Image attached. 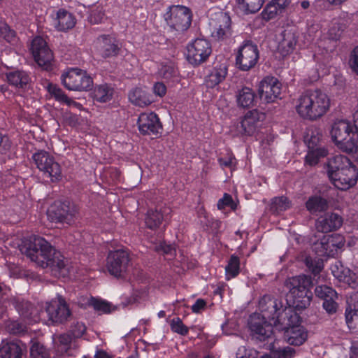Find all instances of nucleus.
Here are the masks:
<instances>
[{
    "instance_id": "13",
    "label": "nucleus",
    "mask_w": 358,
    "mask_h": 358,
    "mask_svg": "<svg viewBox=\"0 0 358 358\" xmlns=\"http://www.w3.org/2000/svg\"><path fill=\"white\" fill-rule=\"evenodd\" d=\"M31 50L38 66L45 70L50 69L53 61V53L42 37L37 36L33 39Z\"/></svg>"
},
{
    "instance_id": "29",
    "label": "nucleus",
    "mask_w": 358,
    "mask_h": 358,
    "mask_svg": "<svg viewBox=\"0 0 358 358\" xmlns=\"http://www.w3.org/2000/svg\"><path fill=\"white\" fill-rule=\"evenodd\" d=\"M6 78L10 85L20 89H26L30 82L29 76L24 71L8 72Z\"/></svg>"
},
{
    "instance_id": "27",
    "label": "nucleus",
    "mask_w": 358,
    "mask_h": 358,
    "mask_svg": "<svg viewBox=\"0 0 358 358\" xmlns=\"http://www.w3.org/2000/svg\"><path fill=\"white\" fill-rule=\"evenodd\" d=\"M313 285L311 278L305 275L289 278L285 282V286L289 289L288 294L310 288Z\"/></svg>"
},
{
    "instance_id": "32",
    "label": "nucleus",
    "mask_w": 358,
    "mask_h": 358,
    "mask_svg": "<svg viewBox=\"0 0 358 358\" xmlns=\"http://www.w3.org/2000/svg\"><path fill=\"white\" fill-rule=\"evenodd\" d=\"M328 207L327 200L320 196H310L306 202V208L311 214L324 212L327 210Z\"/></svg>"
},
{
    "instance_id": "47",
    "label": "nucleus",
    "mask_w": 358,
    "mask_h": 358,
    "mask_svg": "<svg viewBox=\"0 0 358 358\" xmlns=\"http://www.w3.org/2000/svg\"><path fill=\"white\" fill-rule=\"evenodd\" d=\"M315 292L317 296L322 299L324 301L325 299H338L337 292L331 287L327 285H321L316 287Z\"/></svg>"
},
{
    "instance_id": "50",
    "label": "nucleus",
    "mask_w": 358,
    "mask_h": 358,
    "mask_svg": "<svg viewBox=\"0 0 358 358\" xmlns=\"http://www.w3.org/2000/svg\"><path fill=\"white\" fill-rule=\"evenodd\" d=\"M327 244L331 246L333 255H334L338 249L342 248L345 245V238L343 236L336 234L333 235H327Z\"/></svg>"
},
{
    "instance_id": "11",
    "label": "nucleus",
    "mask_w": 358,
    "mask_h": 358,
    "mask_svg": "<svg viewBox=\"0 0 358 358\" xmlns=\"http://www.w3.org/2000/svg\"><path fill=\"white\" fill-rule=\"evenodd\" d=\"M259 59L257 45L251 41H245L239 48L236 55V65L241 71H248L253 68Z\"/></svg>"
},
{
    "instance_id": "3",
    "label": "nucleus",
    "mask_w": 358,
    "mask_h": 358,
    "mask_svg": "<svg viewBox=\"0 0 358 358\" xmlns=\"http://www.w3.org/2000/svg\"><path fill=\"white\" fill-rule=\"evenodd\" d=\"M330 99L320 90H309L304 92L297 99L296 110L303 119L316 120L329 110Z\"/></svg>"
},
{
    "instance_id": "2",
    "label": "nucleus",
    "mask_w": 358,
    "mask_h": 358,
    "mask_svg": "<svg viewBox=\"0 0 358 358\" xmlns=\"http://www.w3.org/2000/svg\"><path fill=\"white\" fill-rule=\"evenodd\" d=\"M262 314H253L250 317L248 326L250 336L256 343L273 340V328L268 322H273L278 310L282 308V301L270 295H264L259 302Z\"/></svg>"
},
{
    "instance_id": "19",
    "label": "nucleus",
    "mask_w": 358,
    "mask_h": 358,
    "mask_svg": "<svg viewBox=\"0 0 358 358\" xmlns=\"http://www.w3.org/2000/svg\"><path fill=\"white\" fill-rule=\"evenodd\" d=\"M96 45L99 53L103 58L116 57L121 50L119 41L109 35H101L97 38Z\"/></svg>"
},
{
    "instance_id": "8",
    "label": "nucleus",
    "mask_w": 358,
    "mask_h": 358,
    "mask_svg": "<svg viewBox=\"0 0 358 358\" xmlns=\"http://www.w3.org/2000/svg\"><path fill=\"white\" fill-rule=\"evenodd\" d=\"M64 86L69 90L87 91L93 85L92 78L84 71L71 69L61 77Z\"/></svg>"
},
{
    "instance_id": "18",
    "label": "nucleus",
    "mask_w": 358,
    "mask_h": 358,
    "mask_svg": "<svg viewBox=\"0 0 358 358\" xmlns=\"http://www.w3.org/2000/svg\"><path fill=\"white\" fill-rule=\"evenodd\" d=\"M138 125L140 132L143 135H157L162 130L159 119L154 113L141 114Z\"/></svg>"
},
{
    "instance_id": "24",
    "label": "nucleus",
    "mask_w": 358,
    "mask_h": 358,
    "mask_svg": "<svg viewBox=\"0 0 358 358\" xmlns=\"http://www.w3.org/2000/svg\"><path fill=\"white\" fill-rule=\"evenodd\" d=\"M308 288L301 291H297L295 293L287 294V301H289L290 305L292 306L296 310L301 311L307 308L311 302L313 294Z\"/></svg>"
},
{
    "instance_id": "10",
    "label": "nucleus",
    "mask_w": 358,
    "mask_h": 358,
    "mask_svg": "<svg viewBox=\"0 0 358 358\" xmlns=\"http://www.w3.org/2000/svg\"><path fill=\"white\" fill-rule=\"evenodd\" d=\"M36 167L50 178L51 181H57L60 179L62 170L60 165L55 162L54 157L48 152L41 150L32 157Z\"/></svg>"
},
{
    "instance_id": "46",
    "label": "nucleus",
    "mask_w": 358,
    "mask_h": 358,
    "mask_svg": "<svg viewBox=\"0 0 358 358\" xmlns=\"http://www.w3.org/2000/svg\"><path fill=\"white\" fill-rule=\"evenodd\" d=\"M0 37L10 43H15L17 41L15 31L5 22H0Z\"/></svg>"
},
{
    "instance_id": "25",
    "label": "nucleus",
    "mask_w": 358,
    "mask_h": 358,
    "mask_svg": "<svg viewBox=\"0 0 358 358\" xmlns=\"http://www.w3.org/2000/svg\"><path fill=\"white\" fill-rule=\"evenodd\" d=\"M12 303L22 317L32 321L38 320V310L31 303L19 298H14Z\"/></svg>"
},
{
    "instance_id": "37",
    "label": "nucleus",
    "mask_w": 358,
    "mask_h": 358,
    "mask_svg": "<svg viewBox=\"0 0 358 358\" xmlns=\"http://www.w3.org/2000/svg\"><path fill=\"white\" fill-rule=\"evenodd\" d=\"M305 143L308 149L325 148L322 145V134L320 129L314 128L309 130L305 136Z\"/></svg>"
},
{
    "instance_id": "51",
    "label": "nucleus",
    "mask_w": 358,
    "mask_h": 358,
    "mask_svg": "<svg viewBox=\"0 0 358 358\" xmlns=\"http://www.w3.org/2000/svg\"><path fill=\"white\" fill-rule=\"evenodd\" d=\"M32 358H50L47 349L38 342H34L30 348Z\"/></svg>"
},
{
    "instance_id": "21",
    "label": "nucleus",
    "mask_w": 358,
    "mask_h": 358,
    "mask_svg": "<svg viewBox=\"0 0 358 358\" xmlns=\"http://www.w3.org/2000/svg\"><path fill=\"white\" fill-rule=\"evenodd\" d=\"M261 116L257 110L248 111L237 125L238 133L248 136L254 134L258 127Z\"/></svg>"
},
{
    "instance_id": "52",
    "label": "nucleus",
    "mask_w": 358,
    "mask_h": 358,
    "mask_svg": "<svg viewBox=\"0 0 358 358\" xmlns=\"http://www.w3.org/2000/svg\"><path fill=\"white\" fill-rule=\"evenodd\" d=\"M305 263L309 271L315 275L318 274L323 268V262L320 259H313L310 257H307Z\"/></svg>"
},
{
    "instance_id": "57",
    "label": "nucleus",
    "mask_w": 358,
    "mask_h": 358,
    "mask_svg": "<svg viewBox=\"0 0 358 358\" xmlns=\"http://www.w3.org/2000/svg\"><path fill=\"white\" fill-rule=\"evenodd\" d=\"M336 299H325L323 301L322 307L329 315L335 314L338 308V304L336 302Z\"/></svg>"
},
{
    "instance_id": "62",
    "label": "nucleus",
    "mask_w": 358,
    "mask_h": 358,
    "mask_svg": "<svg viewBox=\"0 0 358 358\" xmlns=\"http://www.w3.org/2000/svg\"><path fill=\"white\" fill-rule=\"evenodd\" d=\"M347 306L352 310H358V291L352 292L347 297Z\"/></svg>"
},
{
    "instance_id": "30",
    "label": "nucleus",
    "mask_w": 358,
    "mask_h": 358,
    "mask_svg": "<svg viewBox=\"0 0 358 358\" xmlns=\"http://www.w3.org/2000/svg\"><path fill=\"white\" fill-rule=\"evenodd\" d=\"M236 96L238 107L245 108L254 106L255 94L251 88L248 87H242L241 90H238Z\"/></svg>"
},
{
    "instance_id": "20",
    "label": "nucleus",
    "mask_w": 358,
    "mask_h": 358,
    "mask_svg": "<svg viewBox=\"0 0 358 358\" xmlns=\"http://www.w3.org/2000/svg\"><path fill=\"white\" fill-rule=\"evenodd\" d=\"M343 219L336 213H327L320 217L315 223L318 231L328 233L338 229L343 224Z\"/></svg>"
},
{
    "instance_id": "55",
    "label": "nucleus",
    "mask_w": 358,
    "mask_h": 358,
    "mask_svg": "<svg viewBox=\"0 0 358 358\" xmlns=\"http://www.w3.org/2000/svg\"><path fill=\"white\" fill-rule=\"evenodd\" d=\"M225 207H229L232 210L236 208V204L233 201L231 196L227 193L217 202V208L220 210L224 209Z\"/></svg>"
},
{
    "instance_id": "16",
    "label": "nucleus",
    "mask_w": 358,
    "mask_h": 358,
    "mask_svg": "<svg viewBox=\"0 0 358 358\" xmlns=\"http://www.w3.org/2000/svg\"><path fill=\"white\" fill-rule=\"evenodd\" d=\"M282 91V84L275 77L267 76L259 83L258 94L261 100L266 103L274 102L280 98Z\"/></svg>"
},
{
    "instance_id": "12",
    "label": "nucleus",
    "mask_w": 358,
    "mask_h": 358,
    "mask_svg": "<svg viewBox=\"0 0 358 358\" xmlns=\"http://www.w3.org/2000/svg\"><path fill=\"white\" fill-rule=\"evenodd\" d=\"M231 21L226 13L220 12L209 22L211 37L216 41H223L231 35Z\"/></svg>"
},
{
    "instance_id": "38",
    "label": "nucleus",
    "mask_w": 358,
    "mask_h": 358,
    "mask_svg": "<svg viewBox=\"0 0 358 358\" xmlns=\"http://www.w3.org/2000/svg\"><path fill=\"white\" fill-rule=\"evenodd\" d=\"M291 207V201L284 196H277L271 199L269 210L275 215L287 210Z\"/></svg>"
},
{
    "instance_id": "64",
    "label": "nucleus",
    "mask_w": 358,
    "mask_h": 358,
    "mask_svg": "<svg viewBox=\"0 0 358 358\" xmlns=\"http://www.w3.org/2000/svg\"><path fill=\"white\" fill-rule=\"evenodd\" d=\"M153 92L157 96L162 97L166 93V87L162 82H157L153 86Z\"/></svg>"
},
{
    "instance_id": "61",
    "label": "nucleus",
    "mask_w": 358,
    "mask_h": 358,
    "mask_svg": "<svg viewBox=\"0 0 358 358\" xmlns=\"http://www.w3.org/2000/svg\"><path fill=\"white\" fill-rule=\"evenodd\" d=\"M72 341V337L69 334H62L59 336V350L65 352H67L69 349V345L71 344Z\"/></svg>"
},
{
    "instance_id": "6",
    "label": "nucleus",
    "mask_w": 358,
    "mask_h": 358,
    "mask_svg": "<svg viewBox=\"0 0 358 358\" xmlns=\"http://www.w3.org/2000/svg\"><path fill=\"white\" fill-rule=\"evenodd\" d=\"M48 215L52 222L71 224L78 217V209L69 201H57L48 210Z\"/></svg>"
},
{
    "instance_id": "23",
    "label": "nucleus",
    "mask_w": 358,
    "mask_h": 358,
    "mask_svg": "<svg viewBox=\"0 0 358 358\" xmlns=\"http://www.w3.org/2000/svg\"><path fill=\"white\" fill-rule=\"evenodd\" d=\"M171 212V208L167 206H157L155 209L148 210L145 218L147 227L150 229H157Z\"/></svg>"
},
{
    "instance_id": "33",
    "label": "nucleus",
    "mask_w": 358,
    "mask_h": 358,
    "mask_svg": "<svg viewBox=\"0 0 358 358\" xmlns=\"http://www.w3.org/2000/svg\"><path fill=\"white\" fill-rule=\"evenodd\" d=\"M23 348L16 342H9L0 348V358H22Z\"/></svg>"
},
{
    "instance_id": "26",
    "label": "nucleus",
    "mask_w": 358,
    "mask_h": 358,
    "mask_svg": "<svg viewBox=\"0 0 358 358\" xmlns=\"http://www.w3.org/2000/svg\"><path fill=\"white\" fill-rule=\"evenodd\" d=\"M76 19L73 14L60 9L57 13V16L53 20V26L59 31H66L74 27Z\"/></svg>"
},
{
    "instance_id": "39",
    "label": "nucleus",
    "mask_w": 358,
    "mask_h": 358,
    "mask_svg": "<svg viewBox=\"0 0 358 358\" xmlns=\"http://www.w3.org/2000/svg\"><path fill=\"white\" fill-rule=\"evenodd\" d=\"M274 340V336L273 335V340L271 341H264L270 344L269 350L273 358H292L295 355L296 351L293 348L287 346L275 348L273 344Z\"/></svg>"
},
{
    "instance_id": "17",
    "label": "nucleus",
    "mask_w": 358,
    "mask_h": 358,
    "mask_svg": "<svg viewBox=\"0 0 358 358\" xmlns=\"http://www.w3.org/2000/svg\"><path fill=\"white\" fill-rule=\"evenodd\" d=\"M296 311L291 305L288 307L282 306L280 310H278L275 318L273 320V324L276 327L278 326L282 331L300 324L301 319Z\"/></svg>"
},
{
    "instance_id": "34",
    "label": "nucleus",
    "mask_w": 358,
    "mask_h": 358,
    "mask_svg": "<svg viewBox=\"0 0 358 358\" xmlns=\"http://www.w3.org/2000/svg\"><path fill=\"white\" fill-rule=\"evenodd\" d=\"M48 92L55 99L56 101L64 103L69 106L79 108L80 104L69 98L63 90L57 85L49 84L48 86Z\"/></svg>"
},
{
    "instance_id": "56",
    "label": "nucleus",
    "mask_w": 358,
    "mask_h": 358,
    "mask_svg": "<svg viewBox=\"0 0 358 358\" xmlns=\"http://www.w3.org/2000/svg\"><path fill=\"white\" fill-rule=\"evenodd\" d=\"M7 329L10 334L16 335L22 334L26 331V327L17 321L10 322L8 324Z\"/></svg>"
},
{
    "instance_id": "43",
    "label": "nucleus",
    "mask_w": 358,
    "mask_h": 358,
    "mask_svg": "<svg viewBox=\"0 0 358 358\" xmlns=\"http://www.w3.org/2000/svg\"><path fill=\"white\" fill-rule=\"evenodd\" d=\"M227 278L229 280L231 278L237 276L240 271V259L235 255H232L228 262L225 268Z\"/></svg>"
},
{
    "instance_id": "49",
    "label": "nucleus",
    "mask_w": 358,
    "mask_h": 358,
    "mask_svg": "<svg viewBox=\"0 0 358 358\" xmlns=\"http://www.w3.org/2000/svg\"><path fill=\"white\" fill-rule=\"evenodd\" d=\"M280 14H282V13L280 11V10H278L273 1H271L268 3L266 4V7L264 8L261 13L262 18L266 21L273 19L278 15Z\"/></svg>"
},
{
    "instance_id": "54",
    "label": "nucleus",
    "mask_w": 358,
    "mask_h": 358,
    "mask_svg": "<svg viewBox=\"0 0 358 358\" xmlns=\"http://www.w3.org/2000/svg\"><path fill=\"white\" fill-rule=\"evenodd\" d=\"M171 329L182 336H186L189 332V329L185 326L179 317L173 318L170 322Z\"/></svg>"
},
{
    "instance_id": "35",
    "label": "nucleus",
    "mask_w": 358,
    "mask_h": 358,
    "mask_svg": "<svg viewBox=\"0 0 358 358\" xmlns=\"http://www.w3.org/2000/svg\"><path fill=\"white\" fill-rule=\"evenodd\" d=\"M114 90L107 84H101L95 87L93 92V97L96 101L106 103L113 98Z\"/></svg>"
},
{
    "instance_id": "63",
    "label": "nucleus",
    "mask_w": 358,
    "mask_h": 358,
    "mask_svg": "<svg viewBox=\"0 0 358 358\" xmlns=\"http://www.w3.org/2000/svg\"><path fill=\"white\" fill-rule=\"evenodd\" d=\"M341 282L348 285L350 287L354 289L358 287V278L356 276L355 273H352L350 270V273L346 274Z\"/></svg>"
},
{
    "instance_id": "53",
    "label": "nucleus",
    "mask_w": 358,
    "mask_h": 358,
    "mask_svg": "<svg viewBox=\"0 0 358 358\" xmlns=\"http://www.w3.org/2000/svg\"><path fill=\"white\" fill-rule=\"evenodd\" d=\"M333 275L338 279L340 282L343 280L346 274L350 273V269L343 266L340 262H336L331 267Z\"/></svg>"
},
{
    "instance_id": "28",
    "label": "nucleus",
    "mask_w": 358,
    "mask_h": 358,
    "mask_svg": "<svg viewBox=\"0 0 358 358\" xmlns=\"http://www.w3.org/2000/svg\"><path fill=\"white\" fill-rule=\"evenodd\" d=\"M285 334L287 343L296 346L302 345L308 337L307 331L300 324L285 330Z\"/></svg>"
},
{
    "instance_id": "5",
    "label": "nucleus",
    "mask_w": 358,
    "mask_h": 358,
    "mask_svg": "<svg viewBox=\"0 0 358 358\" xmlns=\"http://www.w3.org/2000/svg\"><path fill=\"white\" fill-rule=\"evenodd\" d=\"M332 141L338 149L348 154L358 152V133L354 124L345 120L334 122L330 131Z\"/></svg>"
},
{
    "instance_id": "36",
    "label": "nucleus",
    "mask_w": 358,
    "mask_h": 358,
    "mask_svg": "<svg viewBox=\"0 0 358 358\" xmlns=\"http://www.w3.org/2000/svg\"><path fill=\"white\" fill-rule=\"evenodd\" d=\"M129 99L132 103L141 107L148 106L152 103V100L146 92L138 87L130 92Z\"/></svg>"
},
{
    "instance_id": "58",
    "label": "nucleus",
    "mask_w": 358,
    "mask_h": 358,
    "mask_svg": "<svg viewBox=\"0 0 358 358\" xmlns=\"http://www.w3.org/2000/svg\"><path fill=\"white\" fill-rule=\"evenodd\" d=\"M86 331L85 324L82 322H76L71 327V334L74 338L81 337Z\"/></svg>"
},
{
    "instance_id": "40",
    "label": "nucleus",
    "mask_w": 358,
    "mask_h": 358,
    "mask_svg": "<svg viewBox=\"0 0 358 358\" xmlns=\"http://www.w3.org/2000/svg\"><path fill=\"white\" fill-rule=\"evenodd\" d=\"M327 235H324L320 241L315 242L313 245V250L320 257H330L333 255L331 246L327 244Z\"/></svg>"
},
{
    "instance_id": "14",
    "label": "nucleus",
    "mask_w": 358,
    "mask_h": 358,
    "mask_svg": "<svg viewBox=\"0 0 358 358\" xmlns=\"http://www.w3.org/2000/svg\"><path fill=\"white\" fill-rule=\"evenodd\" d=\"M210 43L203 38H196L187 46V59L189 63L198 66L205 62L211 53Z\"/></svg>"
},
{
    "instance_id": "15",
    "label": "nucleus",
    "mask_w": 358,
    "mask_h": 358,
    "mask_svg": "<svg viewBox=\"0 0 358 358\" xmlns=\"http://www.w3.org/2000/svg\"><path fill=\"white\" fill-rule=\"evenodd\" d=\"M45 310L49 320L54 323H63L71 315L65 299L60 295L47 303Z\"/></svg>"
},
{
    "instance_id": "9",
    "label": "nucleus",
    "mask_w": 358,
    "mask_h": 358,
    "mask_svg": "<svg viewBox=\"0 0 358 358\" xmlns=\"http://www.w3.org/2000/svg\"><path fill=\"white\" fill-rule=\"evenodd\" d=\"M167 24L178 31H184L191 25L192 15L190 10L183 6H170L164 14Z\"/></svg>"
},
{
    "instance_id": "22",
    "label": "nucleus",
    "mask_w": 358,
    "mask_h": 358,
    "mask_svg": "<svg viewBox=\"0 0 358 358\" xmlns=\"http://www.w3.org/2000/svg\"><path fill=\"white\" fill-rule=\"evenodd\" d=\"M296 43L297 36L295 29L287 27L280 34L278 50L282 56L287 55L292 52Z\"/></svg>"
},
{
    "instance_id": "31",
    "label": "nucleus",
    "mask_w": 358,
    "mask_h": 358,
    "mask_svg": "<svg viewBox=\"0 0 358 358\" xmlns=\"http://www.w3.org/2000/svg\"><path fill=\"white\" fill-rule=\"evenodd\" d=\"M227 74L226 64H220L213 68L206 78V83L209 87H213L222 82Z\"/></svg>"
},
{
    "instance_id": "41",
    "label": "nucleus",
    "mask_w": 358,
    "mask_h": 358,
    "mask_svg": "<svg viewBox=\"0 0 358 358\" xmlns=\"http://www.w3.org/2000/svg\"><path fill=\"white\" fill-rule=\"evenodd\" d=\"M265 0H237L245 13H255L262 7Z\"/></svg>"
},
{
    "instance_id": "7",
    "label": "nucleus",
    "mask_w": 358,
    "mask_h": 358,
    "mask_svg": "<svg viewBox=\"0 0 358 358\" xmlns=\"http://www.w3.org/2000/svg\"><path fill=\"white\" fill-rule=\"evenodd\" d=\"M129 252L125 249L110 251L107 257V269L109 273L115 278H124L130 266Z\"/></svg>"
},
{
    "instance_id": "4",
    "label": "nucleus",
    "mask_w": 358,
    "mask_h": 358,
    "mask_svg": "<svg viewBox=\"0 0 358 358\" xmlns=\"http://www.w3.org/2000/svg\"><path fill=\"white\" fill-rule=\"evenodd\" d=\"M327 166L328 176L338 189L345 190L357 183V170L347 157L335 156L329 160Z\"/></svg>"
},
{
    "instance_id": "59",
    "label": "nucleus",
    "mask_w": 358,
    "mask_h": 358,
    "mask_svg": "<svg viewBox=\"0 0 358 358\" xmlns=\"http://www.w3.org/2000/svg\"><path fill=\"white\" fill-rule=\"evenodd\" d=\"M104 13L99 8L94 9L91 11L88 20L91 24H99L103 19Z\"/></svg>"
},
{
    "instance_id": "42",
    "label": "nucleus",
    "mask_w": 358,
    "mask_h": 358,
    "mask_svg": "<svg viewBox=\"0 0 358 358\" xmlns=\"http://www.w3.org/2000/svg\"><path fill=\"white\" fill-rule=\"evenodd\" d=\"M327 150L325 148L308 149L306 157V163L310 166L316 165L320 159L327 155Z\"/></svg>"
},
{
    "instance_id": "1",
    "label": "nucleus",
    "mask_w": 358,
    "mask_h": 358,
    "mask_svg": "<svg viewBox=\"0 0 358 358\" xmlns=\"http://www.w3.org/2000/svg\"><path fill=\"white\" fill-rule=\"evenodd\" d=\"M19 248L22 254L25 255L38 266L48 268L52 275L56 277L64 275L66 264L64 256L45 238L31 236L22 240Z\"/></svg>"
},
{
    "instance_id": "44",
    "label": "nucleus",
    "mask_w": 358,
    "mask_h": 358,
    "mask_svg": "<svg viewBox=\"0 0 358 358\" xmlns=\"http://www.w3.org/2000/svg\"><path fill=\"white\" fill-rule=\"evenodd\" d=\"M89 304L92 306L96 311L102 313H110L115 310V307H113L110 303L93 297L90 299Z\"/></svg>"
},
{
    "instance_id": "48",
    "label": "nucleus",
    "mask_w": 358,
    "mask_h": 358,
    "mask_svg": "<svg viewBox=\"0 0 358 358\" xmlns=\"http://www.w3.org/2000/svg\"><path fill=\"white\" fill-rule=\"evenodd\" d=\"M160 73L162 78L167 81H171L173 83L178 82V72L172 65H164L160 70Z\"/></svg>"
},
{
    "instance_id": "45",
    "label": "nucleus",
    "mask_w": 358,
    "mask_h": 358,
    "mask_svg": "<svg viewBox=\"0 0 358 358\" xmlns=\"http://www.w3.org/2000/svg\"><path fill=\"white\" fill-rule=\"evenodd\" d=\"M345 321L348 328L352 332H358V310H352L350 308L345 309Z\"/></svg>"
},
{
    "instance_id": "60",
    "label": "nucleus",
    "mask_w": 358,
    "mask_h": 358,
    "mask_svg": "<svg viewBox=\"0 0 358 358\" xmlns=\"http://www.w3.org/2000/svg\"><path fill=\"white\" fill-rule=\"evenodd\" d=\"M349 65L352 70L358 75V45L350 53Z\"/></svg>"
}]
</instances>
